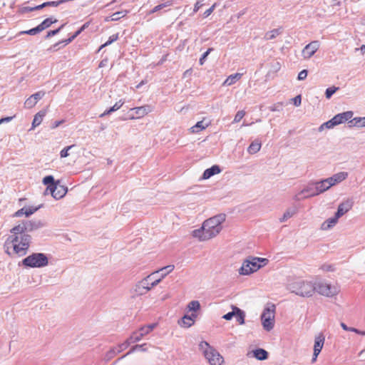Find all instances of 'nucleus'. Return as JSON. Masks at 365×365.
<instances>
[{"label":"nucleus","instance_id":"f257e3e1","mask_svg":"<svg viewBox=\"0 0 365 365\" xmlns=\"http://www.w3.org/2000/svg\"><path fill=\"white\" fill-rule=\"evenodd\" d=\"M45 226L41 220H23L10 230V235L6 240L4 248L11 257H23L28 252L31 243L29 234Z\"/></svg>","mask_w":365,"mask_h":365},{"label":"nucleus","instance_id":"f03ea898","mask_svg":"<svg viewBox=\"0 0 365 365\" xmlns=\"http://www.w3.org/2000/svg\"><path fill=\"white\" fill-rule=\"evenodd\" d=\"M225 219V214L221 213L205 220L200 228L192 232V236L200 241H206L216 237L222 230V224Z\"/></svg>","mask_w":365,"mask_h":365},{"label":"nucleus","instance_id":"7ed1b4c3","mask_svg":"<svg viewBox=\"0 0 365 365\" xmlns=\"http://www.w3.org/2000/svg\"><path fill=\"white\" fill-rule=\"evenodd\" d=\"M288 289L303 297H309L314 293V284L304 280H297L289 283Z\"/></svg>","mask_w":365,"mask_h":365},{"label":"nucleus","instance_id":"20e7f679","mask_svg":"<svg viewBox=\"0 0 365 365\" xmlns=\"http://www.w3.org/2000/svg\"><path fill=\"white\" fill-rule=\"evenodd\" d=\"M157 272H153L143 278L142 280L138 282L134 287L135 294L137 296L144 295L148 293L153 287H155L161 282V279H155L150 283Z\"/></svg>","mask_w":365,"mask_h":365},{"label":"nucleus","instance_id":"39448f33","mask_svg":"<svg viewBox=\"0 0 365 365\" xmlns=\"http://www.w3.org/2000/svg\"><path fill=\"white\" fill-rule=\"evenodd\" d=\"M48 264L47 256L41 252H35L23 259L21 264L25 267H43Z\"/></svg>","mask_w":365,"mask_h":365},{"label":"nucleus","instance_id":"423d86ee","mask_svg":"<svg viewBox=\"0 0 365 365\" xmlns=\"http://www.w3.org/2000/svg\"><path fill=\"white\" fill-rule=\"evenodd\" d=\"M200 349L203 351L204 356L211 365H222L224 362L223 357L214 348L206 341L200 344Z\"/></svg>","mask_w":365,"mask_h":365},{"label":"nucleus","instance_id":"0eeeda50","mask_svg":"<svg viewBox=\"0 0 365 365\" xmlns=\"http://www.w3.org/2000/svg\"><path fill=\"white\" fill-rule=\"evenodd\" d=\"M276 307L272 304L264 308L261 315V320L263 328L267 331H271L274 325Z\"/></svg>","mask_w":365,"mask_h":365},{"label":"nucleus","instance_id":"6e6552de","mask_svg":"<svg viewBox=\"0 0 365 365\" xmlns=\"http://www.w3.org/2000/svg\"><path fill=\"white\" fill-rule=\"evenodd\" d=\"M314 292L321 295L331 297L338 294L339 289L336 287L332 286L324 281H319L314 284Z\"/></svg>","mask_w":365,"mask_h":365},{"label":"nucleus","instance_id":"1a4fd4ad","mask_svg":"<svg viewBox=\"0 0 365 365\" xmlns=\"http://www.w3.org/2000/svg\"><path fill=\"white\" fill-rule=\"evenodd\" d=\"M259 262V257H252L251 260H245L242 267L239 269L240 274L248 275L257 271L262 267V265L258 264Z\"/></svg>","mask_w":365,"mask_h":365},{"label":"nucleus","instance_id":"9d476101","mask_svg":"<svg viewBox=\"0 0 365 365\" xmlns=\"http://www.w3.org/2000/svg\"><path fill=\"white\" fill-rule=\"evenodd\" d=\"M319 195V191H317L316 183H312L302 190L294 197V200L296 201H300L303 199L314 197Z\"/></svg>","mask_w":365,"mask_h":365},{"label":"nucleus","instance_id":"9b49d317","mask_svg":"<svg viewBox=\"0 0 365 365\" xmlns=\"http://www.w3.org/2000/svg\"><path fill=\"white\" fill-rule=\"evenodd\" d=\"M320 43L319 41H313L305 46L302 51L304 58H310L319 48Z\"/></svg>","mask_w":365,"mask_h":365},{"label":"nucleus","instance_id":"f8f14e48","mask_svg":"<svg viewBox=\"0 0 365 365\" xmlns=\"http://www.w3.org/2000/svg\"><path fill=\"white\" fill-rule=\"evenodd\" d=\"M133 112L135 116L131 118H140L152 111V107L149 105H145L140 107H135L130 110Z\"/></svg>","mask_w":365,"mask_h":365},{"label":"nucleus","instance_id":"ddd939ff","mask_svg":"<svg viewBox=\"0 0 365 365\" xmlns=\"http://www.w3.org/2000/svg\"><path fill=\"white\" fill-rule=\"evenodd\" d=\"M354 113L351 110L339 113L333 117L336 125L343 123L353 117Z\"/></svg>","mask_w":365,"mask_h":365},{"label":"nucleus","instance_id":"4468645a","mask_svg":"<svg viewBox=\"0 0 365 365\" xmlns=\"http://www.w3.org/2000/svg\"><path fill=\"white\" fill-rule=\"evenodd\" d=\"M325 338L322 334H319L314 339V351L316 354H319L324 346Z\"/></svg>","mask_w":365,"mask_h":365},{"label":"nucleus","instance_id":"2eb2a0df","mask_svg":"<svg viewBox=\"0 0 365 365\" xmlns=\"http://www.w3.org/2000/svg\"><path fill=\"white\" fill-rule=\"evenodd\" d=\"M351 208V203L349 201L344 202L338 206L335 215L339 218L346 213Z\"/></svg>","mask_w":365,"mask_h":365},{"label":"nucleus","instance_id":"dca6fc26","mask_svg":"<svg viewBox=\"0 0 365 365\" xmlns=\"http://www.w3.org/2000/svg\"><path fill=\"white\" fill-rule=\"evenodd\" d=\"M221 172V169L219 165H212L211 168L206 169L202 175L203 179H208L211 178L212 176L218 174Z\"/></svg>","mask_w":365,"mask_h":365},{"label":"nucleus","instance_id":"f3484780","mask_svg":"<svg viewBox=\"0 0 365 365\" xmlns=\"http://www.w3.org/2000/svg\"><path fill=\"white\" fill-rule=\"evenodd\" d=\"M261 147V141L258 139H256L250 143V145L247 148V152L250 155H254L260 150Z\"/></svg>","mask_w":365,"mask_h":365},{"label":"nucleus","instance_id":"a211bd4d","mask_svg":"<svg viewBox=\"0 0 365 365\" xmlns=\"http://www.w3.org/2000/svg\"><path fill=\"white\" fill-rule=\"evenodd\" d=\"M339 217L337 216H334L333 217H330L324 221L321 226L322 230H327L332 227H334L336 222H338Z\"/></svg>","mask_w":365,"mask_h":365},{"label":"nucleus","instance_id":"6ab92c4d","mask_svg":"<svg viewBox=\"0 0 365 365\" xmlns=\"http://www.w3.org/2000/svg\"><path fill=\"white\" fill-rule=\"evenodd\" d=\"M178 324L182 327L189 328L194 324V319H192L188 314H185L180 320L178 321Z\"/></svg>","mask_w":365,"mask_h":365},{"label":"nucleus","instance_id":"aec40b11","mask_svg":"<svg viewBox=\"0 0 365 365\" xmlns=\"http://www.w3.org/2000/svg\"><path fill=\"white\" fill-rule=\"evenodd\" d=\"M56 187L57 189L55 190L53 198L59 200L65 196L68 191V188L64 185H59L58 183L57 184Z\"/></svg>","mask_w":365,"mask_h":365},{"label":"nucleus","instance_id":"412c9836","mask_svg":"<svg viewBox=\"0 0 365 365\" xmlns=\"http://www.w3.org/2000/svg\"><path fill=\"white\" fill-rule=\"evenodd\" d=\"M146 346H147V344H137V345L133 346L130 348V349L129 350V351L127 352L125 355H123L120 358L118 359L116 362L120 361L123 358L125 357L126 356L133 353L135 351H147V348L145 347Z\"/></svg>","mask_w":365,"mask_h":365},{"label":"nucleus","instance_id":"4be33fe9","mask_svg":"<svg viewBox=\"0 0 365 365\" xmlns=\"http://www.w3.org/2000/svg\"><path fill=\"white\" fill-rule=\"evenodd\" d=\"M46 110H40L38 112L34 118L33 122H32V128H34L36 126L39 125L42 120L43 117L46 115Z\"/></svg>","mask_w":365,"mask_h":365},{"label":"nucleus","instance_id":"5701e85b","mask_svg":"<svg viewBox=\"0 0 365 365\" xmlns=\"http://www.w3.org/2000/svg\"><path fill=\"white\" fill-rule=\"evenodd\" d=\"M123 103H124V101H123L122 100H120L119 101L116 102L114 104V106L110 107L108 110H106L104 111V113H101L99 115V117L100 118H103V117H104V116L111 113L112 112L118 110V109H120L122 107Z\"/></svg>","mask_w":365,"mask_h":365},{"label":"nucleus","instance_id":"b1692460","mask_svg":"<svg viewBox=\"0 0 365 365\" xmlns=\"http://www.w3.org/2000/svg\"><path fill=\"white\" fill-rule=\"evenodd\" d=\"M254 356L260 361L265 360L268 358V352L263 349H257L253 351Z\"/></svg>","mask_w":365,"mask_h":365},{"label":"nucleus","instance_id":"393cba45","mask_svg":"<svg viewBox=\"0 0 365 365\" xmlns=\"http://www.w3.org/2000/svg\"><path fill=\"white\" fill-rule=\"evenodd\" d=\"M234 310H235V317L236 318V321L240 324H245V312L237 307H234Z\"/></svg>","mask_w":365,"mask_h":365},{"label":"nucleus","instance_id":"a878e982","mask_svg":"<svg viewBox=\"0 0 365 365\" xmlns=\"http://www.w3.org/2000/svg\"><path fill=\"white\" fill-rule=\"evenodd\" d=\"M174 265H168L165 266L155 272H157V274L160 273V277L158 279H161V280L166 277L170 272H171L174 269Z\"/></svg>","mask_w":365,"mask_h":365},{"label":"nucleus","instance_id":"bb28decb","mask_svg":"<svg viewBox=\"0 0 365 365\" xmlns=\"http://www.w3.org/2000/svg\"><path fill=\"white\" fill-rule=\"evenodd\" d=\"M296 213H297V208L293 207V208L287 209L283 214L282 217L281 218H279V222H284L287 221L288 219L291 218Z\"/></svg>","mask_w":365,"mask_h":365},{"label":"nucleus","instance_id":"cd10ccee","mask_svg":"<svg viewBox=\"0 0 365 365\" xmlns=\"http://www.w3.org/2000/svg\"><path fill=\"white\" fill-rule=\"evenodd\" d=\"M317 191H319V193H322L329 189L331 187L324 180H322L319 182H316Z\"/></svg>","mask_w":365,"mask_h":365},{"label":"nucleus","instance_id":"c85d7f7f","mask_svg":"<svg viewBox=\"0 0 365 365\" xmlns=\"http://www.w3.org/2000/svg\"><path fill=\"white\" fill-rule=\"evenodd\" d=\"M58 20L56 19H53L52 17L47 18L44 19L39 25L41 31H43L48 28L51 24L56 23Z\"/></svg>","mask_w":365,"mask_h":365},{"label":"nucleus","instance_id":"c756f323","mask_svg":"<svg viewBox=\"0 0 365 365\" xmlns=\"http://www.w3.org/2000/svg\"><path fill=\"white\" fill-rule=\"evenodd\" d=\"M241 77L242 74L238 73L230 75L224 81L223 85L231 86L234 84L236 81H237L239 79H240Z\"/></svg>","mask_w":365,"mask_h":365},{"label":"nucleus","instance_id":"7c9ffc66","mask_svg":"<svg viewBox=\"0 0 365 365\" xmlns=\"http://www.w3.org/2000/svg\"><path fill=\"white\" fill-rule=\"evenodd\" d=\"M209 123H205L204 120L198 121L194 126L191 128L192 133H199L200 131L205 129L209 125Z\"/></svg>","mask_w":365,"mask_h":365},{"label":"nucleus","instance_id":"2f4dec72","mask_svg":"<svg viewBox=\"0 0 365 365\" xmlns=\"http://www.w3.org/2000/svg\"><path fill=\"white\" fill-rule=\"evenodd\" d=\"M282 33L281 29H274L270 31H268L265 34L264 38L267 40H272L276 38Z\"/></svg>","mask_w":365,"mask_h":365},{"label":"nucleus","instance_id":"473e14b6","mask_svg":"<svg viewBox=\"0 0 365 365\" xmlns=\"http://www.w3.org/2000/svg\"><path fill=\"white\" fill-rule=\"evenodd\" d=\"M40 32H41V31L40 29V27L38 25L36 27L31 29L29 30L19 31L16 35V36H19L23 35V34H28V35H32L33 36V35H36V34H38Z\"/></svg>","mask_w":365,"mask_h":365},{"label":"nucleus","instance_id":"72a5a7b5","mask_svg":"<svg viewBox=\"0 0 365 365\" xmlns=\"http://www.w3.org/2000/svg\"><path fill=\"white\" fill-rule=\"evenodd\" d=\"M333 175L334 177V180H335V181L337 184V183L342 182L345 179H346V178L348 177V173L346 172H339Z\"/></svg>","mask_w":365,"mask_h":365},{"label":"nucleus","instance_id":"f704fd0d","mask_svg":"<svg viewBox=\"0 0 365 365\" xmlns=\"http://www.w3.org/2000/svg\"><path fill=\"white\" fill-rule=\"evenodd\" d=\"M187 309L189 311H192V312H195L200 309V304L197 300L191 301L187 304Z\"/></svg>","mask_w":365,"mask_h":365},{"label":"nucleus","instance_id":"c9c22d12","mask_svg":"<svg viewBox=\"0 0 365 365\" xmlns=\"http://www.w3.org/2000/svg\"><path fill=\"white\" fill-rule=\"evenodd\" d=\"M171 5V2L170 1H167V2H165V3H163V4H160L156 6H155L152 10H150L149 11V14H153V13H155L157 11H160L161 9L167 7V6H169Z\"/></svg>","mask_w":365,"mask_h":365},{"label":"nucleus","instance_id":"e433bc0d","mask_svg":"<svg viewBox=\"0 0 365 365\" xmlns=\"http://www.w3.org/2000/svg\"><path fill=\"white\" fill-rule=\"evenodd\" d=\"M351 123L354 122V125L357 127H365V117H356Z\"/></svg>","mask_w":365,"mask_h":365},{"label":"nucleus","instance_id":"4c0bfd02","mask_svg":"<svg viewBox=\"0 0 365 365\" xmlns=\"http://www.w3.org/2000/svg\"><path fill=\"white\" fill-rule=\"evenodd\" d=\"M127 14V11H117V12H115L113 13L110 16V21H118L119 19H120L121 18H123V16H125Z\"/></svg>","mask_w":365,"mask_h":365},{"label":"nucleus","instance_id":"58836bf2","mask_svg":"<svg viewBox=\"0 0 365 365\" xmlns=\"http://www.w3.org/2000/svg\"><path fill=\"white\" fill-rule=\"evenodd\" d=\"M118 348L117 347H113L111 348L107 353L106 354L105 359L106 360H110L112 358H113L117 354L120 353V351H117Z\"/></svg>","mask_w":365,"mask_h":365},{"label":"nucleus","instance_id":"ea45409f","mask_svg":"<svg viewBox=\"0 0 365 365\" xmlns=\"http://www.w3.org/2000/svg\"><path fill=\"white\" fill-rule=\"evenodd\" d=\"M42 206H43V205H40L39 206L35 207H25L24 215L26 217H29L30 215L34 214L35 212H36Z\"/></svg>","mask_w":365,"mask_h":365},{"label":"nucleus","instance_id":"a19ab883","mask_svg":"<svg viewBox=\"0 0 365 365\" xmlns=\"http://www.w3.org/2000/svg\"><path fill=\"white\" fill-rule=\"evenodd\" d=\"M58 182H59L58 181H57V182L55 181L54 178L52 175H47V176L44 177L43 179V183L46 185H56Z\"/></svg>","mask_w":365,"mask_h":365},{"label":"nucleus","instance_id":"79ce46f5","mask_svg":"<svg viewBox=\"0 0 365 365\" xmlns=\"http://www.w3.org/2000/svg\"><path fill=\"white\" fill-rule=\"evenodd\" d=\"M37 103L36 101L34 100V98L32 97V96H31L29 98H28L25 103H24V105H25V107L26 108H33L36 104Z\"/></svg>","mask_w":365,"mask_h":365},{"label":"nucleus","instance_id":"37998d69","mask_svg":"<svg viewBox=\"0 0 365 365\" xmlns=\"http://www.w3.org/2000/svg\"><path fill=\"white\" fill-rule=\"evenodd\" d=\"M339 89L338 87L332 86L327 88L325 91V96L327 98L329 99L333 94Z\"/></svg>","mask_w":365,"mask_h":365},{"label":"nucleus","instance_id":"c03bdc74","mask_svg":"<svg viewBox=\"0 0 365 365\" xmlns=\"http://www.w3.org/2000/svg\"><path fill=\"white\" fill-rule=\"evenodd\" d=\"M336 123L333 119V118L328 120L327 122L324 123V124H322L320 128H319V130H322L323 129V128L325 126L327 128H334V126H336Z\"/></svg>","mask_w":365,"mask_h":365},{"label":"nucleus","instance_id":"a18cd8bd","mask_svg":"<svg viewBox=\"0 0 365 365\" xmlns=\"http://www.w3.org/2000/svg\"><path fill=\"white\" fill-rule=\"evenodd\" d=\"M56 186H57V184L56 185H47V187L46 188V190L44 192V195H46V194H48L49 192V193L51 194L52 197H53L55 190L57 189Z\"/></svg>","mask_w":365,"mask_h":365},{"label":"nucleus","instance_id":"49530a36","mask_svg":"<svg viewBox=\"0 0 365 365\" xmlns=\"http://www.w3.org/2000/svg\"><path fill=\"white\" fill-rule=\"evenodd\" d=\"M64 26V24H62L60 27H58V29H55V30H51V31H49L46 36V38H50L53 36H55L56 34H58L60 31L63 28Z\"/></svg>","mask_w":365,"mask_h":365},{"label":"nucleus","instance_id":"de8ad7c7","mask_svg":"<svg viewBox=\"0 0 365 365\" xmlns=\"http://www.w3.org/2000/svg\"><path fill=\"white\" fill-rule=\"evenodd\" d=\"M213 51V48H208L202 55V56L200 57V60H199V63L200 65H203L205 61V59L207 57V56L210 54V53Z\"/></svg>","mask_w":365,"mask_h":365},{"label":"nucleus","instance_id":"09e8293b","mask_svg":"<svg viewBox=\"0 0 365 365\" xmlns=\"http://www.w3.org/2000/svg\"><path fill=\"white\" fill-rule=\"evenodd\" d=\"M245 115V112L244 110H239L235 116V118L233 120V123H238L240 122L242 118Z\"/></svg>","mask_w":365,"mask_h":365},{"label":"nucleus","instance_id":"8fccbe9b","mask_svg":"<svg viewBox=\"0 0 365 365\" xmlns=\"http://www.w3.org/2000/svg\"><path fill=\"white\" fill-rule=\"evenodd\" d=\"M118 38H119L118 34H115L110 36L109 37L108 40L105 43H103V46L110 45L112 43L116 41L118 39Z\"/></svg>","mask_w":365,"mask_h":365},{"label":"nucleus","instance_id":"3c124183","mask_svg":"<svg viewBox=\"0 0 365 365\" xmlns=\"http://www.w3.org/2000/svg\"><path fill=\"white\" fill-rule=\"evenodd\" d=\"M34 11H35L34 6H22V7H20L19 9V12L22 14H25V13Z\"/></svg>","mask_w":365,"mask_h":365},{"label":"nucleus","instance_id":"603ef678","mask_svg":"<svg viewBox=\"0 0 365 365\" xmlns=\"http://www.w3.org/2000/svg\"><path fill=\"white\" fill-rule=\"evenodd\" d=\"M45 93H46L45 91H40L31 96L34 98V100H36V102H38L39 100H41L45 96Z\"/></svg>","mask_w":365,"mask_h":365},{"label":"nucleus","instance_id":"864d4df0","mask_svg":"<svg viewBox=\"0 0 365 365\" xmlns=\"http://www.w3.org/2000/svg\"><path fill=\"white\" fill-rule=\"evenodd\" d=\"M74 145H70L64 148L60 153L61 158H66L69 155L68 150Z\"/></svg>","mask_w":365,"mask_h":365},{"label":"nucleus","instance_id":"5fc2aeb1","mask_svg":"<svg viewBox=\"0 0 365 365\" xmlns=\"http://www.w3.org/2000/svg\"><path fill=\"white\" fill-rule=\"evenodd\" d=\"M129 341H127L126 340L122 343V344H120L118 345L117 348H118V350L117 351H123V350L126 349L128 346H129Z\"/></svg>","mask_w":365,"mask_h":365},{"label":"nucleus","instance_id":"6e6d98bb","mask_svg":"<svg viewBox=\"0 0 365 365\" xmlns=\"http://www.w3.org/2000/svg\"><path fill=\"white\" fill-rule=\"evenodd\" d=\"M234 307L232 306V311L230 312L225 315H223L222 318L225 320H231L235 315V310H234Z\"/></svg>","mask_w":365,"mask_h":365},{"label":"nucleus","instance_id":"4d7b16f0","mask_svg":"<svg viewBox=\"0 0 365 365\" xmlns=\"http://www.w3.org/2000/svg\"><path fill=\"white\" fill-rule=\"evenodd\" d=\"M282 103H277L269 107L271 111H280L282 109Z\"/></svg>","mask_w":365,"mask_h":365},{"label":"nucleus","instance_id":"13d9d810","mask_svg":"<svg viewBox=\"0 0 365 365\" xmlns=\"http://www.w3.org/2000/svg\"><path fill=\"white\" fill-rule=\"evenodd\" d=\"M307 73H308V71L306 69L301 71L298 74L297 79L299 81L304 80L307 76Z\"/></svg>","mask_w":365,"mask_h":365},{"label":"nucleus","instance_id":"bf43d9fd","mask_svg":"<svg viewBox=\"0 0 365 365\" xmlns=\"http://www.w3.org/2000/svg\"><path fill=\"white\" fill-rule=\"evenodd\" d=\"M90 22H86L78 31H76L74 34L76 36L80 35V34L83 31L86 29H87L89 26Z\"/></svg>","mask_w":365,"mask_h":365},{"label":"nucleus","instance_id":"052dcab7","mask_svg":"<svg viewBox=\"0 0 365 365\" xmlns=\"http://www.w3.org/2000/svg\"><path fill=\"white\" fill-rule=\"evenodd\" d=\"M63 43L62 41H58L57 43H56L55 44H53L52 46H51L48 51H56L59 49V46L61 44Z\"/></svg>","mask_w":365,"mask_h":365},{"label":"nucleus","instance_id":"680f3d73","mask_svg":"<svg viewBox=\"0 0 365 365\" xmlns=\"http://www.w3.org/2000/svg\"><path fill=\"white\" fill-rule=\"evenodd\" d=\"M133 334L135 335V340L138 341H140L143 338V335L141 332H140V331H135L134 332H133Z\"/></svg>","mask_w":365,"mask_h":365},{"label":"nucleus","instance_id":"e2e57ef3","mask_svg":"<svg viewBox=\"0 0 365 365\" xmlns=\"http://www.w3.org/2000/svg\"><path fill=\"white\" fill-rule=\"evenodd\" d=\"M78 36H76L75 34H73L71 37H69L67 39L63 40V46L70 43L71 41H73Z\"/></svg>","mask_w":365,"mask_h":365},{"label":"nucleus","instance_id":"0e129e2a","mask_svg":"<svg viewBox=\"0 0 365 365\" xmlns=\"http://www.w3.org/2000/svg\"><path fill=\"white\" fill-rule=\"evenodd\" d=\"M215 4H213L210 8H209L208 9H207L204 14H203V16L204 17H207L209 16L214 11L215 9Z\"/></svg>","mask_w":365,"mask_h":365},{"label":"nucleus","instance_id":"69168bd1","mask_svg":"<svg viewBox=\"0 0 365 365\" xmlns=\"http://www.w3.org/2000/svg\"><path fill=\"white\" fill-rule=\"evenodd\" d=\"M294 106H299L302 101V98L300 95L297 96L294 98H292Z\"/></svg>","mask_w":365,"mask_h":365},{"label":"nucleus","instance_id":"338daca9","mask_svg":"<svg viewBox=\"0 0 365 365\" xmlns=\"http://www.w3.org/2000/svg\"><path fill=\"white\" fill-rule=\"evenodd\" d=\"M334 175H332L331 177L325 179V180L330 185V187H331L336 184L335 180H334Z\"/></svg>","mask_w":365,"mask_h":365},{"label":"nucleus","instance_id":"774afa93","mask_svg":"<svg viewBox=\"0 0 365 365\" xmlns=\"http://www.w3.org/2000/svg\"><path fill=\"white\" fill-rule=\"evenodd\" d=\"M138 331H140V332H141L144 336L150 333V331H148V330H147L146 326L141 327L138 329Z\"/></svg>","mask_w":365,"mask_h":365}]
</instances>
